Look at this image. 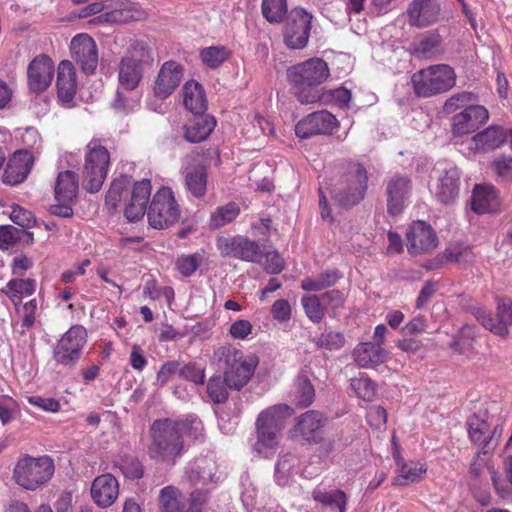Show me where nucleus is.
<instances>
[{
    "instance_id": "obj_1",
    "label": "nucleus",
    "mask_w": 512,
    "mask_h": 512,
    "mask_svg": "<svg viewBox=\"0 0 512 512\" xmlns=\"http://www.w3.org/2000/svg\"><path fill=\"white\" fill-rule=\"evenodd\" d=\"M330 75L327 63L321 58H310L288 68L287 80L292 92L301 104H312L323 100L318 86Z\"/></svg>"
},
{
    "instance_id": "obj_2",
    "label": "nucleus",
    "mask_w": 512,
    "mask_h": 512,
    "mask_svg": "<svg viewBox=\"0 0 512 512\" xmlns=\"http://www.w3.org/2000/svg\"><path fill=\"white\" fill-rule=\"evenodd\" d=\"M181 425L169 418L159 419L151 426L152 445L150 456L155 460L174 464L183 451Z\"/></svg>"
},
{
    "instance_id": "obj_3",
    "label": "nucleus",
    "mask_w": 512,
    "mask_h": 512,
    "mask_svg": "<svg viewBox=\"0 0 512 512\" xmlns=\"http://www.w3.org/2000/svg\"><path fill=\"white\" fill-rule=\"evenodd\" d=\"M55 472L50 456L24 455L18 459L13 470L15 483L27 491H37L48 484Z\"/></svg>"
},
{
    "instance_id": "obj_4",
    "label": "nucleus",
    "mask_w": 512,
    "mask_h": 512,
    "mask_svg": "<svg viewBox=\"0 0 512 512\" xmlns=\"http://www.w3.org/2000/svg\"><path fill=\"white\" fill-rule=\"evenodd\" d=\"M290 415V407L278 404L262 411L256 420L257 440L253 449L258 454L266 455V450H273L279 444L284 428V422Z\"/></svg>"
},
{
    "instance_id": "obj_5",
    "label": "nucleus",
    "mask_w": 512,
    "mask_h": 512,
    "mask_svg": "<svg viewBox=\"0 0 512 512\" xmlns=\"http://www.w3.org/2000/svg\"><path fill=\"white\" fill-rule=\"evenodd\" d=\"M418 97L428 98L451 90L456 84L455 70L447 64H436L415 72L411 77Z\"/></svg>"
},
{
    "instance_id": "obj_6",
    "label": "nucleus",
    "mask_w": 512,
    "mask_h": 512,
    "mask_svg": "<svg viewBox=\"0 0 512 512\" xmlns=\"http://www.w3.org/2000/svg\"><path fill=\"white\" fill-rule=\"evenodd\" d=\"M219 361L223 362L226 385L232 390H240L254 374L257 358H245L242 351L232 346H222L215 352Z\"/></svg>"
},
{
    "instance_id": "obj_7",
    "label": "nucleus",
    "mask_w": 512,
    "mask_h": 512,
    "mask_svg": "<svg viewBox=\"0 0 512 512\" xmlns=\"http://www.w3.org/2000/svg\"><path fill=\"white\" fill-rule=\"evenodd\" d=\"M368 179V172L362 164H350L343 176V186L332 193L333 202L345 209L359 204L365 197Z\"/></svg>"
},
{
    "instance_id": "obj_8",
    "label": "nucleus",
    "mask_w": 512,
    "mask_h": 512,
    "mask_svg": "<svg viewBox=\"0 0 512 512\" xmlns=\"http://www.w3.org/2000/svg\"><path fill=\"white\" fill-rule=\"evenodd\" d=\"M147 216L155 229H165L178 222L180 209L170 188L162 187L154 194Z\"/></svg>"
},
{
    "instance_id": "obj_9",
    "label": "nucleus",
    "mask_w": 512,
    "mask_h": 512,
    "mask_svg": "<svg viewBox=\"0 0 512 512\" xmlns=\"http://www.w3.org/2000/svg\"><path fill=\"white\" fill-rule=\"evenodd\" d=\"M110 161L108 150L92 141L87 146L84 165L85 188L90 193L98 192L107 176Z\"/></svg>"
},
{
    "instance_id": "obj_10",
    "label": "nucleus",
    "mask_w": 512,
    "mask_h": 512,
    "mask_svg": "<svg viewBox=\"0 0 512 512\" xmlns=\"http://www.w3.org/2000/svg\"><path fill=\"white\" fill-rule=\"evenodd\" d=\"M467 426L470 440L479 446L478 454L486 455L496 448L502 428L499 425L491 427V416L487 410H479L472 415Z\"/></svg>"
},
{
    "instance_id": "obj_11",
    "label": "nucleus",
    "mask_w": 512,
    "mask_h": 512,
    "mask_svg": "<svg viewBox=\"0 0 512 512\" xmlns=\"http://www.w3.org/2000/svg\"><path fill=\"white\" fill-rule=\"evenodd\" d=\"M87 342V331L81 325L72 326L57 342L53 360L57 365L73 367L81 357Z\"/></svg>"
},
{
    "instance_id": "obj_12",
    "label": "nucleus",
    "mask_w": 512,
    "mask_h": 512,
    "mask_svg": "<svg viewBox=\"0 0 512 512\" xmlns=\"http://www.w3.org/2000/svg\"><path fill=\"white\" fill-rule=\"evenodd\" d=\"M313 16L301 7L293 8L283 27V40L289 49H303L307 46Z\"/></svg>"
},
{
    "instance_id": "obj_13",
    "label": "nucleus",
    "mask_w": 512,
    "mask_h": 512,
    "mask_svg": "<svg viewBox=\"0 0 512 512\" xmlns=\"http://www.w3.org/2000/svg\"><path fill=\"white\" fill-rule=\"evenodd\" d=\"M216 247L222 257H233L251 263H258L263 257L260 245L241 235H220L217 237Z\"/></svg>"
},
{
    "instance_id": "obj_14",
    "label": "nucleus",
    "mask_w": 512,
    "mask_h": 512,
    "mask_svg": "<svg viewBox=\"0 0 512 512\" xmlns=\"http://www.w3.org/2000/svg\"><path fill=\"white\" fill-rule=\"evenodd\" d=\"M436 183L431 191L437 201L444 205L453 203L459 195L460 190V172L452 164H445L437 169Z\"/></svg>"
},
{
    "instance_id": "obj_15",
    "label": "nucleus",
    "mask_w": 512,
    "mask_h": 512,
    "mask_svg": "<svg viewBox=\"0 0 512 512\" xmlns=\"http://www.w3.org/2000/svg\"><path fill=\"white\" fill-rule=\"evenodd\" d=\"M406 247L413 255L432 252L438 246V237L433 228L424 221L414 222L406 234Z\"/></svg>"
},
{
    "instance_id": "obj_16",
    "label": "nucleus",
    "mask_w": 512,
    "mask_h": 512,
    "mask_svg": "<svg viewBox=\"0 0 512 512\" xmlns=\"http://www.w3.org/2000/svg\"><path fill=\"white\" fill-rule=\"evenodd\" d=\"M54 63L45 54L36 56L27 67L28 88L35 94L42 93L51 84L54 76Z\"/></svg>"
},
{
    "instance_id": "obj_17",
    "label": "nucleus",
    "mask_w": 512,
    "mask_h": 512,
    "mask_svg": "<svg viewBox=\"0 0 512 512\" xmlns=\"http://www.w3.org/2000/svg\"><path fill=\"white\" fill-rule=\"evenodd\" d=\"M338 126L336 117L326 111H317L309 114L295 126V133L299 138L306 139L313 135L330 134Z\"/></svg>"
},
{
    "instance_id": "obj_18",
    "label": "nucleus",
    "mask_w": 512,
    "mask_h": 512,
    "mask_svg": "<svg viewBox=\"0 0 512 512\" xmlns=\"http://www.w3.org/2000/svg\"><path fill=\"white\" fill-rule=\"evenodd\" d=\"M216 462L211 458H199L186 467L184 481L193 487H206L210 484L216 485L220 476L218 475Z\"/></svg>"
},
{
    "instance_id": "obj_19",
    "label": "nucleus",
    "mask_w": 512,
    "mask_h": 512,
    "mask_svg": "<svg viewBox=\"0 0 512 512\" xmlns=\"http://www.w3.org/2000/svg\"><path fill=\"white\" fill-rule=\"evenodd\" d=\"M72 58L86 74H92L98 64V51L95 41L87 34L75 36L70 45Z\"/></svg>"
},
{
    "instance_id": "obj_20",
    "label": "nucleus",
    "mask_w": 512,
    "mask_h": 512,
    "mask_svg": "<svg viewBox=\"0 0 512 512\" xmlns=\"http://www.w3.org/2000/svg\"><path fill=\"white\" fill-rule=\"evenodd\" d=\"M412 190L411 179L402 174H394L386 180L387 212L399 215Z\"/></svg>"
},
{
    "instance_id": "obj_21",
    "label": "nucleus",
    "mask_w": 512,
    "mask_h": 512,
    "mask_svg": "<svg viewBox=\"0 0 512 512\" xmlns=\"http://www.w3.org/2000/svg\"><path fill=\"white\" fill-rule=\"evenodd\" d=\"M183 78V67L169 60L162 64L153 84V93L159 99H166L179 86Z\"/></svg>"
},
{
    "instance_id": "obj_22",
    "label": "nucleus",
    "mask_w": 512,
    "mask_h": 512,
    "mask_svg": "<svg viewBox=\"0 0 512 512\" xmlns=\"http://www.w3.org/2000/svg\"><path fill=\"white\" fill-rule=\"evenodd\" d=\"M441 6L438 0H412L407 8L408 24L425 28L439 20Z\"/></svg>"
},
{
    "instance_id": "obj_23",
    "label": "nucleus",
    "mask_w": 512,
    "mask_h": 512,
    "mask_svg": "<svg viewBox=\"0 0 512 512\" xmlns=\"http://www.w3.org/2000/svg\"><path fill=\"white\" fill-rule=\"evenodd\" d=\"M489 118L488 110L481 105H470L452 118V130L457 136L476 131Z\"/></svg>"
},
{
    "instance_id": "obj_24",
    "label": "nucleus",
    "mask_w": 512,
    "mask_h": 512,
    "mask_svg": "<svg viewBox=\"0 0 512 512\" xmlns=\"http://www.w3.org/2000/svg\"><path fill=\"white\" fill-rule=\"evenodd\" d=\"M326 424L325 416L316 410H309L297 418L294 427L296 437L309 443H318L322 439V428Z\"/></svg>"
},
{
    "instance_id": "obj_25",
    "label": "nucleus",
    "mask_w": 512,
    "mask_h": 512,
    "mask_svg": "<svg viewBox=\"0 0 512 512\" xmlns=\"http://www.w3.org/2000/svg\"><path fill=\"white\" fill-rule=\"evenodd\" d=\"M34 165V156L27 150L15 152L9 159L2 175L3 182L8 185H17L23 182Z\"/></svg>"
},
{
    "instance_id": "obj_26",
    "label": "nucleus",
    "mask_w": 512,
    "mask_h": 512,
    "mask_svg": "<svg viewBox=\"0 0 512 512\" xmlns=\"http://www.w3.org/2000/svg\"><path fill=\"white\" fill-rule=\"evenodd\" d=\"M119 495V484L112 474L96 477L91 486V497L102 508L111 506Z\"/></svg>"
},
{
    "instance_id": "obj_27",
    "label": "nucleus",
    "mask_w": 512,
    "mask_h": 512,
    "mask_svg": "<svg viewBox=\"0 0 512 512\" xmlns=\"http://www.w3.org/2000/svg\"><path fill=\"white\" fill-rule=\"evenodd\" d=\"M147 12L137 3L125 1L112 11L92 20L93 23H127L146 19Z\"/></svg>"
},
{
    "instance_id": "obj_28",
    "label": "nucleus",
    "mask_w": 512,
    "mask_h": 512,
    "mask_svg": "<svg viewBox=\"0 0 512 512\" xmlns=\"http://www.w3.org/2000/svg\"><path fill=\"white\" fill-rule=\"evenodd\" d=\"M151 188V183L148 179H143L142 181L135 183L131 194V200L124 212L129 221L136 222L144 216L147 210Z\"/></svg>"
},
{
    "instance_id": "obj_29",
    "label": "nucleus",
    "mask_w": 512,
    "mask_h": 512,
    "mask_svg": "<svg viewBox=\"0 0 512 512\" xmlns=\"http://www.w3.org/2000/svg\"><path fill=\"white\" fill-rule=\"evenodd\" d=\"M215 125V119L205 112L193 114L184 126V138L190 143H200L209 137Z\"/></svg>"
},
{
    "instance_id": "obj_30",
    "label": "nucleus",
    "mask_w": 512,
    "mask_h": 512,
    "mask_svg": "<svg viewBox=\"0 0 512 512\" xmlns=\"http://www.w3.org/2000/svg\"><path fill=\"white\" fill-rule=\"evenodd\" d=\"M57 93L61 102L69 104L76 93V73L73 64L63 60L58 66Z\"/></svg>"
},
{
    "instance_id": "obj_31",
    "label": "nucleus",
    "mask_w": 512,
    "mask_h": 512,
    "mask_svg": "<svg viewBox=\"0 0 512 512\" xmlns=\"http://www.w3.org/2000/svg\"><path fill=\"white\" fill-rule=\"evenodd\" d=\"M352 356L359 367L374 368L386 361L387 353L379 344L364 342L354 348Z\"/></svg>"
},
{
    "instance_id": "obj_32",
    "label": "nucleus",
    "mask_w": 512,
    "mask_h": 512,
    "mask_svg": "<svg viewBox=\"0 0 512 512\" xmlns=\"http://www.w3.org/2000/svg\"><path fill=\"white\" fill-rule=\"evenodd\" d=\"M500 200L492 186L476 185L472 194V210L477 214L492 213L499 209Z\"/></svg>"
},
{
    "instance_id": "obj_33",
    "label": "nucleus",
    "mask_w": 512,
    "mask_h": 512,
    "mask_svg": "<svg viewBox=\"0 0 512 512\" xmlns=\"http://www.w3.org/2000/svg\"><path fill=\"white\" fill-rule=\"evenodd\" d=\"M183 103L192 114L204 113L207 109V99L202 85L195 81H187L183 88Z\"/></svg>"
},
{
    "instance_id": "obj_34",
    "label": "nucleus",
    "mask_w": 512,
    "mask_h": 512,
    "mask_svg": "<svg viewBox=\"0 0 512 512\" xmlns=\"http://www.w3.org/2000/svg\"><path fill=\"white\" fill-rule=\"evenodd\" d=\"M507 140L505 129L499 125H491L473 136L475 149L492 151L502 146Z\"/></svg>"
},
{
    "instance_id": "obj_35",
    "label": "nucleus",
    "mask_w": 512,
    "mask_h": 512,
    "mask_svg": "<svg viewBox=\"0 0 512 512\" xmlns=\"http://www.w3.org/2000/svg\"><path fill=\"white\" fill-rule=\"evenodd\" d=\"M78 192V177L73 171L66 170L57 176L54 198L56 201L73 202Z\"/></svg>"
},
{
    "instance_id": "obj_36",
    "label": "nucleus",
    "mask_w": 512,
    "mask_h": 512,
    "mask_svg": "<svg viewBox=\"0 0 512 512\" xmlns=\"http://www.w3.org/2000/svg\"><path fill=\"white\" fill-rule=\"evenodd\" d=\"M18 243L22 247L31 246L34 243V234L12 225L0 226V249L8 250Z\"/></svg>"
},
{
    "instance_id": "obj_37",
    "label": "nucleus",
    "mask_w": 512,
    "mask_h": 512,
    "mask_svg": "<svg viewBox=\"0 0 512 512\" xmlns=\"http://www.w3.org/2000/svg\"><path fill=\"white\" fill-rule=\"evenodd\" d=\"M144 66L135 62L133 58L123 57L119 63V82L127 90L135 89L142 77H143Z\"/></svg>"
},
{
    "instance_id": "obj_38",
    "label": "nucleus",
    "mask_w": 512,
    "mask_h": 512,
    "mask_svg": "<svg viewBox=\"0 0 512 512\" xmlns=\"http://www.w3.org/2000/svg\"><path fill=\"white\" fill-rule=\"evenodd\" d=\"M312 497L316 502L321 503L324 507L337 512H345L347 504V496L340 489L327 490L322 487H316L312 492Z\"/></svg>"
},
{
    "instance_id": "obj_39",
    "label": "nucleus",
    "mask_w": 512,
    "mask_h": 512,
    "mask_svg": "<svg viewBox=\"0 0 512 512\" xmlns=\"http://www.w3.org/2000/svg\"><path fill=\"white\" fill-rule=\"evenodd\" d=\"M394 457L400 465L399 474L393 480L394 485L406 486L423 478L426 473L424 465L415 462L402 463L398 453H395Z\"/></svg>"
},
{
    "instance_id": "obj_40",
    "label": "nucleus",
    "mask_w": 512,
    "mask_h": 512,
    "mask_svg": "<svg viewBox=\"0 0 512 512\" xmlns=\"http://www.w3.org/2000/svg\"><path fill=\"white\" fill-rule=\"evenodd\" d=\"M185 186L195 197H202L207 189V170L204 166H196L185 173Z\"/></svg>"
},
{
    "instance_id": "obj_41",
    "label": "nucleus",
    "mask_w": 512,
    "mask_h": 512,
    "mask_svg": "<svg viewBox=\"0 0 512 512\" xmlns=\"http://www.w3.org/2000/svg\"><path fill=\"white\" fill-rule=\"evenodd\" d=\"M292 396L294 404L298 408H306L313 403L315 389L307 376L300 375L297 377Z\"/></svg>"
},
{
    "instance_id": "obj_42",
    "label": "nucleus",
    "mask_w": 512,
    "mask_h": 512,
    "mask_svg": "<svg viewBox=\"0 0 512 512\" xmlns=\"http://www.w3.org/2000/svg\"><path fill=\"white\" fill-rule=\"evenodd\" d=\"M240 213V207L235 202H229L223 206H219L211 214L210 227L220 228L234 221Z\"/></svg>"
},
{
    "instance_id": "obj_43",
    "label": "nucleus",
    "mask_w": 512,
    "mask_h": 512,
    "mask_svg": "<svg viewBox=\"0 0 512 512\" xmlns=\"http://www.w3.org/2000/svg\"><path fill=\"white\" fill-rule=\"evenodd\" d=\"M261 12L269 23H280L288 14L286 0H262Z\"/></svg>"
},
{
    "instance_id": "obj_44",
    "label": "nucleus",
    "mask_w": 512,
    "mask_h": 512,
    "mask_svg": "<svg viewBox=\"0 0 512 512\" xmlns=\"http://www.w3.org/2000/svg\"><path fill=\"white\" fill-rule=\"evenodd\" d=\"M339 278L337 270H326L315 278L304 279L301 282V287L306 291H321L334 285Z\"/></svg>"
},
{
    "instance_id": "obj_45",
    "label": "nucleus",
    "mask_w": 512,
    "mask_h": 512,
    "mask_svg": "<svg viewBox=\"0 0 512 512\" xmlns=\"http://www.w3.org/2000/svg\"><path fill=\"white\" fill-rule=\"evenodd\" d=\"M443 258L447 262L467 266L474 262L475 255L469 246L455 244L445 249L443 252Z\"/></svg>"
},
{
    "instance_id": "obj_46",
    "label": "nucleus",
    "mask_w": 512,
    "mask_h": 512,
    "mask_svg": "<svg viewBox=\"0 0 512 512\" xmlns=\"http://www.w3.org/2000/svg\"><path fill=\"white\" fill-rule=\"evenodd\" d=\"M230 56L228 49L224 46H211L200 51L202 62L211 69L220 67Z\"/></svg>"
},
{
    "instance_id": "obj_47",
    "label": "nucleus",
    "mask_w": 512,
    "mask_h": 512,
    "mask_svg": "<svg viewBox=\"0 0 512 512\" xmlns=\"http://www.w3.org/2000/svg\"><path fill=\"white\" fill-rule=\"evenodd\" d=\"M179 491L173 486H166L160 491L161 512H190L178 500Z\"/></svg>"
},
{
    "instance_id": "obj_48",
    "label": "nucleus",
    "mask_w": 512,
    "mask_h": 512,
    "mask_svg": "<svg viewBox=\"0 0 512 512\" xmlns=\"http://www.w3.org/2000/svg\"><path fill=\"white\" fill-rule=\"evenodd\" d=\"M125 58H133L135 62L142 64V66L153 65V55L151 47L147 42L142 40H135L131 43Z\"/></svg>"
},
{
    "instance_id": "obj_49",
    "label": "nucleus",
    "mask_w": 512,
    "mask_h": 512,
    "mask_svg": "<svg viewBox=\"0 0 512 512\" xmlns=\"http://www.w3.org/2000/svg\"><path fill=\"white\" fill-rule=\"evenodd\" d=\"M35 316L30 312L23 315L21 322H17L13 324V332L17 336V340L19 345L25 347L29 345L30 347H34L35 344V336L33 334H29V341L27 339V331L34 325Z\"/></svg>"
},
{
    "instance_id": "obj_50",
    "label": "nucleus",
    "mask_w": 512,
    "mask_h": 512,
    "mask_svg": "<svg viewBox=\"0 0 512 512\" xmlns=\"http://www.w3.org/2000/svg\"><path fill=\"white\" fill-rule=\"evenodd\" d=\"M117 466L129 480H139L144 476V467L142 463L134 456L125 455L119 459Z\"/></svg>"
},
{
    "instance_id": "obj_51",
    "label": "nucleus",
    "mask_w": 512,
    "mask_h": 512,
    "mask_svg": "<svg viewBox=\"0 0 512 512\" xmlns=\"http://www.w3.org/2000/svg\"><path fill=\"white\" fill-rule=\"evenodd\" d=\"M475 317L483 327L492 333L502 337H506L509 334L508 328L500 321L498 316L495 318L486 310L478 309L475 312Z\"/></svg>"
},
{
    "instance_id": "obj_52",
    "label": "nucleus",
    "mask_w": 512,
    "mask_h": 512,
    "mask_svg": "<svg viewBox=\"0 0 512 512\" xmlns=\"http://www.w3.org/2000/svg\"><path fill=\"white\" fill-rule=\"evenodd\" d=\"M440 42L439 35L426 36L414 44L413 53L419 58H432L436 55Z\"/></svg>"
},
{
    "instance_id": "obj_53",
    "label": "nucleus",
    "mask_w": 512,
    "mask_h": 512,
    "mask_svg": "<svg viewBox=\"0 0 512 512\" xmlns=\"http://www.w3.org/2000/svg\"><path fill=\"white\" fill-rule=\"evenodd\" d=\"M307 317L314 323H319L325 316L321 299L316 295H307L301 299Z\"/></svg>"
},
{
    "instance_id": "obj_54",
    "label": "nucleus",
    "mask_w": 512,
    "mask_h": 512,
    "mask_svg": "<svg viewBox=\"0 0 512 512\" xmlns=\"http://www.w3.org/2000/svg\"><path fill=\"white\" fill-rule=\"evenodd\" d=\"M228 389L225 377L213 376L208 380L207 393L214 403H224L228 399Z\"/></svg>"
},
{
    "instance_id": "obj_55",
    "label": "nucleus",
    "mask_w": 512,
    "mask_h": 512,
    "mask_svg": "<svg viewBox=\"0 0 512 512\" xmlns=\"http://www.w3.org/2000/svg\"><path fill=\"white\" fill-rule=\"evenodd\" d=\"M6 288L9 290V297L20 300L22 296H30L35 292L36 282L32 279H11Z\"/></svg>"
},
{
    "instance_id": "obj_56",
    "label": "nucleus",
    "mask_w": 512,
    "mask_h": 512,
    "mask_svg": "<svg viewBox=\"0 0 512 512\" xmlns=\"http://www.w3.org/2000/svg\"><path fill=\"white\" fill-rule=\"evenodd\" d=\"M313 342L319 348L338 350L344 346L345 338L340 332L325 330L318 337H315Z\"/></svg>"
},
{
    "instance_id": "obj_57",
    "label": "nucleus",
    "mask_w": 512,
    "mask_h": 512,
    "mask_svg": "<svg viewBox=\"0 0 512 512\" xmlns=\"http://www.w3.org/2000/svg\"><path fill=\"white\" fill-rule=\"evenodd\" d=\"M202 261L203 256L199 253L181 255L177 258L175 266L183 277H190L195 273Z\"/></svg>"
},
{
    "instance_id": "obj_58",
    "label": "nucleus",
    "mask_w": 512,
    "mask_h": 512,
    "mask_svg": "<svg viewBox=\"0 0 512 512\" xmlns=\"http://www.w3.org/2000/svg\"><path fill=\"white\" fill-rule=\"evenodd\" d=\"M351 387L365 401H371L375 396V384L365 375L351 379Z\"/></svg>"
},
{
    "instance_id": "obj_59",
    "label": "nucleus",
    "mask_w": 512,
    "mask_h": 512,
    "mask_svg": "<svg viewBox=\"0 0 512 512\" xmlns=\"http://www.w3.org/2000/svg\"><path fill=\"white\" fill-rule=\"evenodd\" d=\"M11 209L9 217L11 221L20 226L21 229L26 230L35 224V218L30 211L17 204L12 205Z\"/></svg>"
},
{
    "instance_id": "obj_60",
    "label": "nucleus",
    "mask_w": 512,
    "mask_h": 512,
    "mask_svg": "<svg viewBox=\"0 0 512 512\" xmlns=\"http://www.w3.org/2000/svg\"><path fill=\"white\" fill-rule=\"evenodd\" d=\"M210 499L209 488H196L189 497V511L201 512Z\"/></svg>"
},
{
    "instance_id": "obj_61",
    "label": "nucleus",
    "mask_w": 512,
    "mask_h": 512,
    "mask_svg": "<svg viewBox=\"0 0 512 512\" xmlns=\"http://www.w3.org/2000/svg\"><path fill=\"white\" fill-rule=\"evenodd\" d=\"M179 375L195 384H203L205 379V370L195 363H188L179 370Z\"/></svg>"
},
{
    "instance_id": "obj_62",
    "label": "nucleus",
    "mask_w": 512,
    "mask_h": 512,
    "mask_svg": "<svg viewBox=\"0 0 512 512\" xmlns=\"http://www.w3.org/2000/svg\"><path fill=\"white\" fill-rule=\"evenodd\" d=\"M292 457L290 455L282 456L275 466V478L279 485H286L289 481L290 470L293 466L291 463Z\"/></svg>"
},
{
    "instance_id": "obj_63",
    "label": "nucleus",
    "mask_w": 512,
    "mask_h": 512,
    "mask_svg": "<svg viewBox=\"0 0 512 512\" xmlns=\"http://www.w3.org/2000/svg\"><path fill=\"white\" fill-rule=\"evenodd\" d=\"M17 409L16 401L8 396H0V421L2 424H7L14 419L13 413Z\"/></svg>"
},
{
    "instance_id": "obj_64",
    "label": "nucleus",
    "mask_w": 512,
    "mask_h": 512,
    "mask_svg": "<svg viewBox=\"0 0 512 512\" xmlns=\"http://www.w3.org/2000/svg\"><path fill=\"white\" fill-rule=\"evenodd\" d=\"M497 174L507 181H512V157L499 156L493 162Z\"/></svg>"
}]
</instances>
